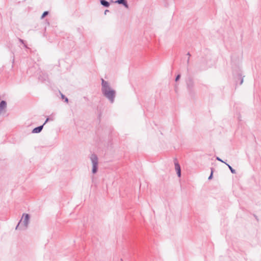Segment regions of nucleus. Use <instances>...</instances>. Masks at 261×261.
I'll return each instance as SVG.
<instances>
[{"label":"nucleus","mask_w":261,"mask_h":261,"mask_svg":"<svg viewBox=\"0 0 261 261\" xmlns=\"http://www.w3.org/2000/svg\"><path fill=\"white\" fill-rule=\"evenodd\" d=\"M101 92L103 95L110 101L111 103L114 102L116 96L115 90L112 89L109 83L101 79Z\"/></svg>","instance_id":"nucleus-1"},{"label":"nucleus","mask_w":261,"mask_h":261,"mask_svg":"<svg viewBox=\"0 0 261 261\" xmlns=\"http://www.w3.org/2000/svg\"><path fill=\"white\" fill-rule=\"evenodd\" d=\"M30 216L29 214L23 213L21 219L19 222L18 224L16 227V229L18 228L20 225V228L22 229H26L28 227L29 224Z\"/></svg>","instance_id":"nucleus-2"},{"label":"nucleus","mask_w":261,"mask_h":261,"mask_svg":"<svg viewBox=\"0 0 261 261\" xmlns=\"http://www.w3.org/2000/svg\"><path fill=\"white\" fill-rule=\"evenodd\" d=\"M90 160L92 164V172L93 174L96 173L98 168V160L97 156L95 154H92L90 156Z\"/></svg>","instance_id":"nucleus-3"},{"label":"nucleus","mask_w":261,"mask_h":261,"mask_svg":"<svg viewBox=\"0 0 261 261\" xmlns=\"http://www.w3.org/2000/svg\"><path fill=\"white\" fill-rule=\"evenodd\" d=\"M175 169L177 172V174L178 177H180L181 176V170L179 164L177 162H175Z\"/></svg>","instance_id":"nucleus-4"},{"label":"nucleus","mask_w":261,"mask_h":261,"mask_svg":"<svg viewBox=\"0 0 261 261\" xmlns=\"http://www.w3.org/2000/svg\"><path fill=\"white\" fill-rule=\"evenodd\" d=\"M7 103L5 101L2 100L0 102V114L2 113L3 111L6 108Z\"/></svg>","instance_id":"nucleus-5"},{"label":"nucleus","mask_w":261,"mask_h":261,"mask_svg":"<svg viewBox=\"0 0 261 261\" xmlns=\"http://www.w3.org/2000/svg\"><path fill=\"white\" fill-rule=\"evenodd\" d=\"M116 3L119 4H122L126 8H128V5L126 0H117L116 1Z\"/></svg>","instance_id":"nucleus-6"},{"label":"nucleus","mask_w":261,"mask_h":261,"mask_svg":"<svg viewBox=\"0 0 261 261\" xmlns=\"http://www.w3.org/2000/svg\"><path fill=\"white\" fill-rule=\"evenodd\" d=\"M43 127V125H40L39 126H38L37 127H35L32 130L33 133H39L41 132V131L42 130Z\"/></svg>","instance_id":"nucleus-7"},{"label":"nucleus","mask_w":261,"mask_h":261,"mask_svg":"<svg viewBox=\"0 0 261 261\" xmlns=\"http://www.w3.org/2000/svg\"><path fill=\"white\" fill-rule=\"evenodd\" d=\"M100 2L101 5L105 7H108L110 6L109 3L106 0H100Z\"/></svg>","instance_id":"nucleus-8"},{"label":"nucleus","mask_w":261,"mask_h":261,"mask_svg":"<svg viewBox=\"0 0 261 261\" xmlns=\"http://www.w3.org/2000/svg\"><path fill=\"white\" fill-rule=\"evenodd\" d=\"M193 82L192 79H189L187 81V86L188 88H190L193 87Z\"/></svg>","instance_id":"nucleus-9"},{"label":"nucleus","mask_w":261,"mask_h":261,"mask_svg":"<svg viewBox=\"0 0 261 261\" xmlns=\"http://www.w3.org/2000/svg\"><path fill=\"white\" fill-rule=\"evenodd\" d=\"M226 165L228 166V167L229 168V170H230V171L232 173L235 174L236 173V170L234 169H233L231 166H230L228 164H226Z\"/></svg>","instance_id":"nucleus-10"},{"label":"nucleus","mask_w":261,"mask_h":261,"mask_svg":"<svg viewBox=\"0 0 261 261\" xmlns=\"http://www.w3.org/2000/svg\"><path fill=\"white\" fill-rule=\"evenodd\" d=\"M48 14V11L44 12L42 14L41 17V18L43 19L44 17H45Z\"/></svg>","instance_id":"nucleus-11"},{"label":"nucleus","mask_w":261,"mask_h":261,"mask_svg":"<svg viewBox=\"0 0 261 261\" xmlns=\"http://www.w3.org/2000/svg\"><path fill=\"white\" fill-rule=\"evenodd\" d=\"M61 97L62 99H64L66 102H67L68 101V99L64 95L61 94Z\"/></svg>","instance_id":"nucleus-12"},{"label":"nucleus","mask_w":261,"mask_h":261,"mask_svg":"<svg viewBox=\"0 0 261 261\" xmlns=\"http://www.w3.org/2000/svg\"><path fill=\"white\" fill-rule=\"evenodd\" d=\"M216 160L222 162V163H224L225 164H226L225 162H224L222 160H221L219 157H217Z\"/></svg>","instance_id":"nucleus-13"},{"label":"nucleus","mask_w":261,"mask_h":261,"mask_svg":"<svg viewBox=\"0 0 261 261\" xmlns=\"http://www.w3.org/2000/svg\"><path fill=\"white\" fill-rule=\"evenodd\" d=\"M213 170H212L211 175H210V176H209V177H208V179H212V177H213Z\"/></svg>","instance_id":"nucleus-14"},{"label":"nucleus","mask_w":261,"mask_h":261,"mask_svg":"<svg viewBox=\"0 0 261 261\" xmlns=\"http://www.w3.org/2000/svg\"><path fill=\"white\" fill-rule=\"evenodd\" d=\"M180 77V75L179 74L177 75V76L176 77L175 81H177L179 79Z\"/></svg>","instance_id":"nucleus-15"},{"label":"nucleus","mask_w":261,"mask_h":261,"mask_svg":"<svg viewBox=\"0 0 261 261\" xmlns=\"http://www.w3.org/2000/svg\"><path fill=\"white\" fill-rule=\"evenodd\" d=\"M48 120L49 118H47L43 125H44Z\"/></svg>","instance_id":"nucleus-16"},{"label":"nucleus","mask_w":261,"mask_h":261,"mask_svg":"<svg viewBox=\"0 0 261 261\" xmlns=\"http://www.w3.org/2000/svg\"><path fill=\"white\" fill-rule=\"evenodd\" d=\"M19 41L23 44L24 43L23 40L21 39H19Z\"/></svg>","instance_id":"nucleus-17"},{"label":"nucleus","mask_w":261,"mask_h":261,"mask_svg":"<svg viewBox=\"0 0 261 261\" xmlns=\"http://www.w3.org/2000/svg\"><path fill=\"white\" fill-rule=\"evenodd\" d=\"M189 61H190V58L189 57L188 60H187V64H188L189 63Z\"/></svg>","instance_id":"nucleus-18"},{"label":"nucleus","mask_w":261,"mask_h":261,"mask_svg":"<svg viewBox=\"0 0 261 261\" xmlns=\"http://www.w3.org/2000/svg\"><path fill=\"white\" fill-rule=\"evenodd\" d=\"M243 82V79H242L241 80V82H240V85H241Z\"/></svg>","instance_id":"nucleus-19"},{"label":"nucleus","mask_w":261,"mask_h":261,"mask_svg":"<svg viewBox=\"0 0 261 261\" xmlns=\"http://www.w3.org/2000/svg\"><path fill=\"white\" fill-rule=\"evenodd\" d=\"M187 55H188V56H189V57L190 58V57L191 55H190V54L189 53H188L187 54Z\"/></svg>","instance_id":"nucleus-20"},{"label":"nucleus","mask_w":261,"mask_h":261,"mask_svg":"<svg viewBox=\"0 0 261 261\" xmlns=\"http://www.w3.org/2000/svg\"><path fill=\"white\" fill-rule=\"evenodd\" d=\"M108 11H108V10H106V11H105V14H106V13H107V12H108Z\"/></svg>","instance_id":"nucleus-21"}]
</instances>
